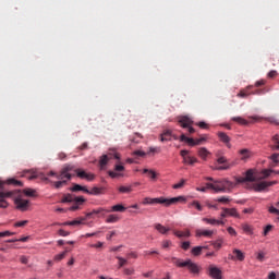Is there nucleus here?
I'll list each match as a JSON object with an SVG mask.
<instances>
[{"instance_id":"1","label":"nucleus","mask_w":279,"mask_h":279,"mask_svg":"<svg viewBox=\"0 0 279 279\" xmlns=\"http://www.w3.org/2000/svg\"><path fill=\"white\" fill-rule=\"evenodd\" d=\"M0 197H13L15 208L21 213H27L29 210V201L23 198V192L21 190H13L9 192H1Z\"/></svg>"},{"instance_id":"2","label":"nucleus","mask_w":279,"mask_h":279,"mask_svg":"<svg viewBox=\"0 0 279 279\" xmlns=\"http://www.w3.org/2000/svg\"><path fill=\"white\" fill-rule=\"evenodd\" d=\"M73 169V166L71 165H65L61 171L56 173L54 171L48 172V175H54L57 180L53 182V185L56 189H62V186H66V183L70 182L71 178H73V174L71 173V170Z\"/></svg>"},{"instance_id":"3","label":"nucleus","mask_w":279,"mask_h":279,"mask_svg":"<svg viewBox=\"0 0 279 279\" xmlns=\"http://www.w3.org/2000/svg\"><path fill=\"white\" fill-rule=\"evenodd\" d=\"M179 202H186V198L184 196H177L172 198H166L162 196L157 198L145 197L142 204L144 206H147V205L153 206L154 204H161L162 206H166L168 208L169 206H173V204H178Z\"/></svg>"},{"instance_id":"4","label":"nucleus","mask_w":279,"mask_h":279,"mask_svg":"<svg viewBox=\"0 0 279 279\" xmlns=\"http://www.w3.org/2000/svg\"><path fill=\"white\" fill-rule=\"evenodd\" d=\"M207 189H211L215 193H226L230 189H234V184L228 179H221L214 181V183H207Z\"/></svg>"},{"instance_id":"5","label":"nucleus","mask_w":279,"mask_h":279,"mask_svg":"<svg viewBox=\"0 0 279 279\" xmlns=\"http://www.w3.org/2000/svg\"><path fill=\"white\" fill-rule=\"evenodd\" d=\"M170 263L175 265V267H180V268L187 267L191 274H199L202 269L196 263H193V260L191 259H186L185 262H182L181 258L171 257Z\"/></svg>"},{"instance_id":"6","label":"nucleus","mask_w":279,"mask_h":279,"mask_svg":"<svg viewBox=\"0 0 279 279\" xmlns=\"http://www.w3.org/2000/svg\"><path fill=\"white\" fill-rule=\"evenodd\" d=\"M178 123L184 130H187L189 134H195V129L193 128V119L189 116H180L178 118Z\"/></svg>"},{"instance_id":"7","label":"nucleus","mask_w":279,"mask_h":279,"mask_svg":"<svg viewBox=\"0 0 279 279\" xmlns=\"http://www.w3.org/2000/svg\"><path fill=\"white\" fill-rule=\"evenodd\" d=\"M189 154H190V151L186 149H183L180 151V156L183 159V165H189L190 167H193V165H195L196 162H199L197 157H193Z\"/></svg>"},{"instance_id":"8","label":"nucleus","mask_w":279,"mask_h":279,"mask_svg":"<svg viewBox=\"0 0 279 279\" xmlns=\"http://www.w3.org/2000/svg\"><path fill=\"white\" fill-rule=\"evenodd\" d=\"M236 184H243L244 182H256V178L254 177V170L250 169L245 172V178L240 177L235 178Z\"/></svg>"},{"instance_id":"9","label":"nucleus","mask_w":279,"mask_h":279,"mask_svg":"<svg viewBox=\"0 0 279 279\" xmlns=\"http://www.w3.org/2000/svg\"><path fill=\"white\" fill-rule=\"evenodd\" d=\"M25 175H27L28 180H36V178H40L44 182H50L49 178L45 177L43 173H38V171L32 169V170H25Z\"/></svg>"},{"instance_id":"10","label":"nucleus","mask_w":279,"mask_h":279,"mask_svg":"<svg viewBox=\"0 0 279 279\" xmlns=\"http://www.w3.org/2000/svg\"><path fill=\"white\" fill-rule=\"evenodd\" d=\"M274 184H278V181H263L259 183H255L253 185L254 191H256L257 193H260L262 191H265V189H269V186H274Z\"/></svg>"},{"instance_id":"11","label":"nucleus","mask_w":279,"mask_h":279,"mask_svg":"<svg viewBox=\"0 0 279 279\" xmlns=\"http://www.w3.org/2000/svg\"><path fill=\"white\" fill-rule=\"evenodd\" d=\"M222 271L221 269H219L217 266L215 265H210L208 267V275L210 276V278L213 279H222L223 276H222Z\"/></svg>"},{"instance_id":"12","label":"nucleus","mask_w":279,"mask_h":279,"mask_svg":"<svg viewBox=\"0 0 279 279\" xmlns=\"http://www.w3.org/2000/svg\"><path fill=\"white\" fill-rule=\"evenodd\" d=\"M220 217L222 219H226V217H235V219H239L241 216L239 215V211H236V208H222Z\"/></svg>"},{"instance_id":"13","label":"nucleus","mask_w":279,"mask_h":279,"mask_svg":"<svg viewBox=\"0 0 279 279\" xmlns=\"http://www.w3.org/2000/svg\"><path fill=\"white\" fill-rule=\"evenodd\" d=\"M77 178H81L82 180H87V182H93L95 180V174L90 172H86L84 170H75Z\"/></svg>"},{"instance_id":"14","label":"nucleus","mask_w":279,"mask_h":279,"mask_svg":"<svg viewBox=\"0 0 279 279\" xmlns=\"http://www.w3.org/2000/svg\"><path fill=\"white\" fill-rule=\"evenodd\" d=\"M86 202V198H84V196H77L74 198L73 201V206L70 207V210H80V207L84 205V203Z\"/></svg>"},{"instance_id":"15","label":"nucleus","mask_w":279,"mask_h":279,"mask_svg":"<svg viewBox=\"0 0 279 279\" xmlns=\"http://www.w3.org/2000/svg\"><path fill=\"white\" fill-rule=\"evenodd\" d=\"M240 156H241V160H243L244 162L246 160H250V158H252V156H254V153H252V150L247 149V148H243L239 151Z\"/></svg>"},{"instance_id":"16","label":"nucleus","mask_w":279,"mask_h":279,"mask_svg":"<svg viewBox=\"0 0 279 279\" xmlns=\"http://www.w3.org/2000/svg\"><path fill=\"white\" fill-rule=\"evenodd\" d=\"M106 210L107 209L101 208V207L98 209H94L93 211L87 213L85 218L90 219V217H93V215H101V217H105L106 214H104V213H106Z\"/></svg>"},{"instance_id":"17","label":"nucleus","mask_w":279,"mask_h":279,"mask_svg":"<svg viewBox=\"0 0 279 279\" xmlns=\"http://www.w3.org/2000/svg\"><path fill=\"white\" fill-rule=\"evenodd\" d=\"M126 208L125 206L118 204L113 205L111 209H107L106 213H125Z\"/></svg>"},{"instance_id":"18","label":"nucleus","mask_w":279,"mask_h":279,"mask_svg":"<svg viewBox=\"0 0 279 279\" xmlns=\"http://www.w3.org/2000/svg\"><path fill=\"white\" fill-rule=\"evenodd\" d=\"M197 155L202 160H208V157L210 156V153L206 149V147L198 148Z\"/></svg>"},{"instance_id":"19","label":"nucleus","mask_w":279,"mask_h":279,"mask_svg":"<svg viewBox=\"0 0 279 279\" xmlns=\"http://www.w3.org/2000/svg\"><path fill=\"white\" fill-rule=\"evenodd\" d=\"M154 228H155V230H157V232H159V234H167V232H169L171 230V228H167V227L162 226L161 223H155Z\"/></svg>"},{"instance_id":"20","label":"nucleus","mask_w":279,"mask_h":279,"mask_svg":"<svg viewBox=\"0 0 279 279\" xmlns=\"http://www.w3.org/2000/svg\"><path fill=\"white\" fill-rule=\"evenodd\" d=\"M218 138H220L221 143L227 144V147H231L230 146V136H228V134L223 133V132H218Z\"/></svg>"},{"instance_id":"21","label":"nucleus","mask_w":279,"mask_h":279,"mask_svg":"<svg viewBox=\"0 0 279 279\" xmlns=\"http://www.w3.org/2000/svg\"><path fill=\"white\" fill-rule=\"evenodd\" d=\"M121 220V218L119 217V215L117 214H110L107 216L106 218V223H117Z\"/></svg>"},{"instance_id":"22","label":"nucleus","mask_w":279,"mask_h":279,"mask_svg":"<svg viewBox=\"0 0 279 279\" xmlns=\"http://www.w3.org/2000/svg\"><path fill=\"white\" fill-rule=\"evenodd\" d=\"M213 234H215V231H213V230H202V229L196 230V236L210 238V236H213Z\"/></svg>"},{"instance_id":"23","label":"nucleus","mask_w":279,"mask_h":279,"mask_svg":"<svg viewBox=\"0 0 279 279\" xmlns=\"http://www.w3.org/2000/svg\"><path fill=\"white\" fill-rule=\"evenodd\" d=\"M70 191H72V193H77V191H83V193H90V190L86 189V186H82L80 184H74Z\"/></svg>"},{"instance_id":"24","label":"nucleus","mask_w":279,"mask_h":279,"mask_svg":"<svg viewBox=\"0 0 279 279\" xmlns=\"http://www.w3.org/2000/svg\"><path fill=\"white\" fill-rule=\"evenodd\" d=\"M173 235L178 236V239H182L184 236L185 239H189V236H191V231L185 230L184 232H182V231L173 230Z\"/></svg>"},{"instance_id":"25","label":"nucleus","mask_w":279,"mask_h":279,"mask_svg":"<svg viewBox=\"0 0 279 279\" xmlns=\"http://www.w3.org/2000/svg\"><path fill=\"white\" fill-rule=\"evenodd\" d=\"M75 197H77V196H73L72 194H66L62 197L61 203L62 204H71L75 201Z\"/></svg>"},{"instance_id":"26","label":"nucleus","mask_w":279,"mask_h":279,"mask_svg":"<svg viewBox=\"0 0 279 279\" xmlns=\"http://www.w3.org/2000/svg\"><path fill=\"white\" fill-rule=\"evenodd\" d=\"M233 254H234V256H235V258L238 259V260H245V254H243L242 252H241V250H239V248H234L233 250Z\"/></svg>"},{"instance_id":"27","label":"nucleus","mask_w":279,"mask_h":279,"mask_svg":"<svg viewBox=\"0 0 279 279\" xmlns=\"http://www.w3.org/2000/svg\"><path fill=\"white\" fill-rule=\"evenodd\" d=\"M143 173H146L150 180H156V178H158V173H156L154 170L144 169Z\"/></svg>"},{"instance_id":"28","label":"nucleus","mask_w":279,"mask_h":279,"mask_svg":"<svg viewBox=\"0 0 279 279\" xmlns=\"http://www.w3.org/2000/svg\"><path fill=\"white\" fill-rule=\"evenodd\" d=\"M160 141L161 143H165L167 141H171V131H165L161 135H160Z\"/></svg>"},{"instance_id":"29","label":"nucleus","mask_w":279,"mask_h":279,"mask_svg":"<svg viewBox=\"0 0 279 279\" xmlns=\"http://www.w3.org/2000/svg\"><path fill=\"white\" fill-rule=\"evenodd\" d=\"M232 121H234L235 123H239V125H247V120L241 118V117H233L231 118Z\"/></svg>"},{"instance_id":"30","label":"nucleus","mask_w":279,"mask_h":279,"mask_svg":"<svg viewBox=\"0 0 279 279\" xmlns=\"http://www.w3.org/2000/svg\"><path fill=\"white\" fill-rule=\"evenodd\" d=\"M109 161H110V157H108V155H102L100 157L99 165L100 167H106V165H108Z\"/></svg>"},{"instance_id":"31","label":"nucleus","mask_w":279,"mask_h":279,"mask_svg":"<svg viewBox=\"0 0 279 279\" xmlns=\"http://www.w3.org/2000/svg\"><path fill=\"white\" fill-rule=\"evenodd\" d=\"M202 250H204V247L195 246V247L192 248L191 254L193 256H201L202 255Z\"/></svg>"},{"instance_id":"32","label":"nucleus","mask_w":279,"mask_h":279,"mask_svg":"<svg viewBox=\"0 0 279 279\" xmlns=\"http://www.w3.org/2000/svg\"><path fill=\"white\" fill-rule=\"evenodd\" d=\"M272 143L271 149H277L279 151V135L272 136Z\"/></svg>"},{"instance_id":"33","label":"nucleus","mask_w":279,"mask_h":279,"mask_svg":"<svg viewBox=\"0 0 279 279\" xmlns=\"http://www.w3.org/2000/svg\"><path fill=\"white\" fill-rule=\"evenodd\" d=\"M119 193H132V185L125 186V185H121L118 189Z\"/></svg>"},{"instance_id":"34","label":"nucleus","mask_w":279,"mask_h":279,"mask_svg":"<svg viewBox=\"0 0 279 279\" xmlns=\"http://www.w3.org/2000/svg\"><path fill=\"white\" fill-rule=\"evenodd\" d=\"M242 230H243L246 234H254V229H253L252 226H250V225H243V226H242Z\"/></svg>"},{"instance_id":"35","label":"nucleus","mask_w":279,"mask_h":279,"mask_svg":"<svg viewBox=\"0 0 279 279\" xmlns=\"http://www.w3.org/2000/svg\"><path fill=\"white\" fill-rule=\"evenodd\" d=\"M202 221H204L205 223H208L209 226H217V219L215 218H203Z\"/></svg>"},{"instance_id":"36","label":"nucleus","mask_w":279,"mask_h":279,"mask_svg":"<svg viewBox=\"0 0 279 279\" xmlns=\"http://www.w3.org/2000/svg\"><path fill=\"white\" fill-rule=\"evenodd\" d=\"M84 221H86V218H80V219L70 221L69 225L70 226H82V223H84Z\"/></svg>"},{"instance_id":"37","label":"nucleus","mask_w":279,"mask_h":279,"mask_svg":"<svg viewBox=\"0 0 279 279\" xmlns=\"http://www.w3.org/2000/svg\"><path fill=\"white\" fill-rule=\"evenodd\" d=\"M171 245H173V242H171V240H163L161 242L162 250H169V247H171Z\"/></svg>"},{"instance_id":"38","label":"nucleus","mask_w":279,"mask_h":279,"mask_svg":"<svg viewBox=\"0 0 279 279\" xmlns=\"http://www.w3.org/2000/svg\"><path fill=\"white\" fill-rule=\"evenodd\" d=\"M7 184H13L14 186H23V182L16 180V179H9L7 181Z\"/></svg>"},{"instance_id":"39","label":"nucleus","mask_w":279,"mask_h":279,"mask_svg":"<svg viewBox=\"0 0 279 279\" xmlns=\"http://www.w3.org/2000/svg\"><path fill=\"white\" fill-rule=\"evenodd\" d=\"M211 244L215 247V250H221V246L223 245V240L218 239L217 241L213 242Z\"/></svg>"},{"instance_id":"40","label":"nucleus","mask_w":279,"mask_h":279,"mask_svg":"<svg viewBox=\"0 0 279 279\" xmlns=\"http://www.w3.org/2000/svg\"><path fill=\"white\" fill-rule=\"evenodd\" d=\"M278 158H279V154H276V153L270 156V160H272V167H276L277 165H279Z\"/></svg>"},{"instance_id":"41","label":"nucleus","mask_w":279,"mask_h":279,"mask_svg":"<svg viewBox=\"0 0 279 279\" xmlns=\"http://www.w3.org/2000/svg\"><path fill=\"white\" fill-rule=\"evenodd\" d=\"M216 202H219V204H230V197L228 196H221L216 199Z\"/></svg>"},{"instance_id":"42","label":"nucleus","mask_w":279,"mask_h":279,"mask_svg":"<svg viewBox=\"0 0 279 279\" xmlns=\"http://www.w3.org/2000/svg\"><path fill=\"white\" fill-rule=\"evenodd\" d=\"M24 195H26L27 197H34V195H36V190L25 189Z\"/></svg>"},{"instance_id":"43","label":"nucleus","mask_w":279,"mask_h":279,"mask_svg":"<svg viewBox=\"0 0 279 279\" xmlns=\"http://www.w3.org/2000/svg\"><path fill=\"white\" fill-rule=\"evenodd\" d=\"M87 195H101V189L100 187H93Z\"/></svg>"},{"instance_id":"44","label":"nucleus","mask_w":279,"mask_h":279,"mask_svg":"<svg viewBox=\"0 0 279 279\" xmlns=\"http://www.w3.org/2000/svg\"><path fill=\"white\" fill-rule=\"evenodd\" d=\"M141 138H143V135L141 133H135V136L131 138L132 143L138 144L141 143Z\"/></svg>"},{"instance_id":"45","label":"nucleus","mask_w":279,"mask_h":279,"mask_svg":"<svg viewBox=\"0 0 279 279\" xmlns=\"http://www.w3.org/2000/svg\"><path fill=\"white\" fill-rule=\"evenodd\" d=\"M117 258L119 260V268L120 269H121V267H125V265H128V259H125L123 257H120V256H118Z\"/></svg>"},{"instance_id":"46","label":"nucleus","mask_w":279,"mask_h":279,"mask_svg":"<svg viewBox=\"0 0 279 279\" xmlns=\"http://www.w3.org/2000/svg\"><path fill=\"white\" fill-rule=\"evenodd\" d=\"M184 184H186V180L182 179L179 183L172 185V189H174V190L182 189V186H184Z\"/></svg>"},{"instance_id":"47","label":"nucleus","mask_w":279,"mask_h":279,"mask_svg":"<svg viewBox=\"0 0 279 279\" xmlns=\"http://www.w3.org/2000/svg\"><path fill=\"white\" fill-rule=\"evenodd\" d=\"M66 257V251L62 252L61 254H58L54 256V260L60 262L63 260V258Z\"/></svg>"},{"instance_id":"48","label":"nucleus","mask_w":279,"mask_h":279,"mask_svg":"<svg viewBox=\"0 0 279 279\" xmlns=\"http://www.w3.org/2000/svg\"><path fill=\"white\" fill-rule=\"evenodd\" d=\"M108 174H109L110 178H121V177H123L122 173H119L116 170L114 171H109Z\"/></svg>"},{"instance_id":"49","label":"nucleus","mask_w":279,"mask_h":279,"mask_svg":"<svg viewBox=\"0 0 279 279\" xmlns=\"http://www.w3.org/2000/svg\"><path fill=\"white\" fill-rule=\"evenodd\" d=\"M271 230H274V226L267 225L264 229V236H267V234H269V232H271Z\"/></svg>"},{"instance_id":"50","label":"nucleus","mask_w":279,"mask_h":279,"mask_svg":"<svg viewBox=\"0 0 279 279\" xmlns=\"http://www.w3.org/2000/svg\"><path fill=\"white\" fill-rule=\"evenodd\" d=\"M181 247L186 252L187 250L191 248V242L190 241L182 242Z\"/></svg>"},{"instance_id":"51","label":"nucleus","mask_w":279,"mask_h":279,"mask_svg":"<svg viewBox=\"0 0 279 279\" xmlns=\"http://www.w3.org/2000/svg\"><path fill=\"white\" fill-rule=\"evenodd\" d=\"M4 199L5 197H0V208H8L9 204Z\"/></svg>"},{"instance_id":"52","label":"nucleus","mask_w":279,"mask_h":279,"mask_svg":"<svg viewBox=\"0 0 279 279\" xmlns=\"http://www.w3.org/2000/svg\"><path fill=\"white\" fill-rule=\"evenodd\" d=\"M58 234H59V236H69V235L71 234V232L65 231V230H63V229H60V230L58 231Z\"/></svg>"},{"instance_id":"53","label":"nucleus","mask_w":279,"mask_h":279,"mask_svg":"<svg viewBox=\"0 0 279 279\" xmlns=\"http://www.w3.org/2000/svg\"><path fill=\"white\" fill-rule=\"evenodd\" d=\"M20 262L22 263V265H27V263H29V258L25 255H22L20 257Z\"/></svg>"},{"instance_id":"54","label":"nucleus","mask_w":279,"mask_h":279,"mask_svg":"<svg viewBox=\"0 0 279 279\" xmlns=\"http://www.w3.org/2000/svg\"><path fill=\"white\" fill-rule=\"evenodd\" d=\"M114 171L118 173H121V171H125V167L121 166V165H116L114 166Z\"/></svg>"},{"instance_id":"55","label":"nucleus","mask_w":279,"mask_h":279,"mask_svg":"<svg viewBox=\"0 0 279 279\" xmlns=\"http://www.w3.org/2000/svg\"><path fill=\"white\" fill-rule=\"evenodd\" d=\"M274 172V170H263L262 174L264 175V178H269V175H271V173Z\"/></svg>"},{"instance_id":"56","label":"nucleus","mask_w":279,"mask_h":279,"mask_svg":"<svg viewBox=\"0 0 279 279\" xmlns=\"http://www.w3.org/2000/svg\"><path fill=\"white\" fill-rule=\"evenodd\" d=\"M227 232L231 235V236H236V230H234V228L229 227L227 229Z\"/></svg>"},{"instance_id":"57","label":"nucleus","mask_w":279,"mask_h":279,"mask_svg":"<svg viewBox=\"0 0 279 279\" xmlns=\"http://www.w3.org/2000/svg\"><path fill=\"white\" fill-rule=\"evenodd\" d=\"M161 149L160 147H150L149 153L150 154H160Z\"/></svg>"},{"instance_id":"58","label":"nucleus","mask_w":279,"mask_h":279,"mask_svg":"<svg viewBox=\"0 0 279 279\" xmlns=\"http://www.w3.org/2000/svg\"><path fill=\"white\" fill-rule=\"evenodd\" d=\"M28 221L23 220L15 223V228H23V226H27Z\"/></svg>"},{"instance_id":"59","label":"nucleus","mask_w":279,"mask_h":279,"mask_svg":"<svg viewBox=\"0 0 279 279\" xmlns=\"http://www.w3.org/2000/svg\"><path fill=\"white\" fill-rule=\"evenodd\" d=\"M192 206H195L199 211H203V210H204V208L202 207V205H201L199 202H197V201H194V202L192 203Z\"/></svg>"},{"instance_id":"60","label":"nucleus","mask_w":279,"mask_h":279,"mask_svg":"<svg viewBox=\"0 0 279 279\" xmlns=\"http://www.w3.org/2000/svg\"><path fill=\"white\" fill-rule=\"evenodd\" d=\"M268 211H269L271 215H279V209H277V208L274 207V206L269 207Z\"/></svg>"},{"instance_id":"61","label":"nucleus","mask_w":279,"mask_h":279,"mask_svg":"<svg viewBox=\"0 0 279 279\" xmlns=\"http://www.w3.org/2000/svg\"><path fill=\"white\" fill-rule=\"evenodd\" d=\"M257 260H259V263H263V260H265V253L264 252L257 253Z\"/></svg>"},{"instance_id":"62","label":"nucleus","mask_w":279,"mask_h":279,"mask_svg":"<svg viewBox=\"0 0 279 279\" xmlns=\"http://www.w3.org/2000/svg\"><path fill=\"white\" fill-rule=\"evenodd\" d=\"M132 156H140L143 158V156H146V154L143 150H135L133 151Z\"/></svg>"},{"instance_id":"63","label":"nucleus","mask_w":279,"mask_h":279,"mask_svg":"<svg viewBox=\"0 0 279 279\" xmlns=\"http://www.w3.org/2000/svg\"><path fill=\"white\" fill-rule=\"evenodd\" d=\"M124 274L125 276H133L134 268H124Z\"/></svg>"},{"instance_id":"64","label":"nucleus","mask_w":279,"mask_h":279,"mask_svg":"<svg viewBox=\"0 0 279 279\" xmlns=\"http://www.w3.org/2000/svg\"><path fill=\"white\" fill-rule=\"evenodd\" d=\"M202 143H206V137L195 140V145H202Z\"/></svg>"}]
</instances>
